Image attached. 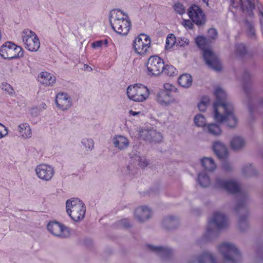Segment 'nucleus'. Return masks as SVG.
Masks as SVG:
<instances>
[{
	"label": "nucleus",
	"mask_w": 263,
	"mask_h": 263,
	"mask_svg": "<svg viewBox=\"0 0 263 263\" xmlns=\"http://www.w3.org/2000/svg\"><path fill=\"white\" fill-rule=\"evenodd\" d=\"M216 98L214 103V119L220 123H227L229 127H234L237 120L234 114L232 105L226 101L227 95L220 88H217L214 92Z\"/></svg>",
	"instance_id": "1"
},
{
	"label": "nucleus",
	"mask_w": 263,
	"mask_h": 263,
	"mask_svg": "<svg viewBox=\"0 0 263 263\" xmlns=\"http://www.w3.org/2000/svg\"><path fill=\"white\" fill-rule=\"evenodd\" d=\"M109 22L112 29L122 35H126L132 28L128 15L119 9L111 11Z\"/></svg>",
	"instance_id": "2"
},
{
	"label": "nucleus",
	"mask_w": 263,
	"mask_h": 263,
	"mask_svg": "<svg viewBox=\"0 0 263 263\" xmlns=\"http://www.w3.org/2000/svg\"><path fill=\"white\" fill-rule=\"evenodd\" d=\"M196 42L197 46L203 50V56L206 65L211 68L220 71L222 69V65L217 56L211 50L206 49V39L203 36L196 37Z\"/></svg>",
	"instance_id": "3"
},
{
	"label": "nucleus",
	"mask_w": 263,
	"mask_h": 263,
	"mask_svg": "<svg viewBox=\"0 0 263 263\" xmlns=\"http://www.w3.org/2000/svg\"><path fill=\"white\" fill-rule=\"evenodd\" d=\"M66 211L73 220L78 222L84 218L86 207L81 200L73 198L67 201Z\"/></svg>",
	"instance_id": "4"
},
{
	"label": "nucleus",
	"mask_w": 263,
	"mask_h": 263,
	"mask_svg": "<svg viewBox=\"0 0 263 263\" xmlns=\"http://www.w3.org/2000/svg\"><path fill=\"white\" fill-rule=\"evenodd\" d=\"M177 91V88L170 83H165L162 89L160 90L156 96V101L162 106H167L176 102L175 93Z\"/></svg>",
	"instance_id": "5"
},
{
	"label": "nucleus",
	"mask_w": 263,
	"mask_h": 263,
	"mask_svg": "<svg viewBox=\"0 0 263 263\" xmlns=\"http://www.w3.org/2000/svg\"><path fill=\"white\" fill-rule=\"evenodd\" d=\"M127 95L129 99L138 102H143L149 97V90L141 84L130 85L127 89Z\"/></svg>",
	"instance_id": "6"
},
{
	"label": "nucleus",
	"mask_w": 263,
	"mask_h": 263,
	"mask_svg": "<svg viewBox=\"0 0 263 263\" xmlns=\"http://www.w3.org/2000/svg\"><path fill=\"white\" fill-rule=\"evenodd\" d=\"M219 249L227 261L230 263H238L241 260L240 253L233 244L222 243L219 245Z\"/></svg>",
	"instance_id": "7"
},
{
	"label": "nucleus",
	"mask_w": 263,
	"mask_h": 263,
	"mask_svg": "<svg viewBox=\"0 0 263 263\" xmlns=\"http://www.w3.org/2000/svg\"><path fill=\"white\" fill-rule=\"evenodd\" d=\"M22 39L25 48L32 52L38 50L40 42L37 35L32 30L26 29L22 32Z\"/></svg>",
	"instance_id": "8"
},
{
	"label": "nucleus",
	"mask_w": 263,
	"mask_h": 263,
	"mask_svg": "<svg viewBox=\"0 0 263 263\" xmlns=\"http://www.w3.org/2000/svg\"><path fill=\"white\" fill-rule=\"evenodd\" d=\"M0 55L5 59H12L22 57V48L10 42H6L0 48Z\"/></svg>",
	"instance_id": "9"
},
{
	"label": "nucleus",
	"mask_w": 263,
	"mask_h": 263,
	"mask_svg": "<svg viewBox=\"0 0 263 263\" xmlns=\"http://www.w3.org/2000/svg\"><path fill=\"white\" fill-rule=\"evenodd\" d=\"M151 44V40L149 36L143 33L140 34L135 39L133 48L137 54L143 55L149 51Z\"/></svg>",
	"instance_id": "10"
},
{
	"label": "nucleus",
	"mask_w": 263,
	"mask_h": 263,
	"mask_svg": "<svg viewBox=\"0 0 263 263\" xmlns=\"http://www.w3.org/2000/svg\"><path fill=\"white\" fill-rule=\"evenodd\" d=\"M164 61L157 55L151 56L147 61V69L149 76H158L163 71Z\"/></svg>",
	"instance_id": "11"
},
{
	"label": "nucleus",
	"mask_w": 263,
	"mask_h": 263,
	"mask_svg": "<svg viewBox=\"0 0 263 263\" xmlns=\"http://www.w3.org/2000/svg\"><path fill=\"white\" fill-rule=\"evenodd\" d=\"M189 18L196 25L201 26L206 22V16L202 9L197 5H191L187 9Z\"/></svg>",
	"instance_id": "12"
},
{
	"label": "nucleus",
	"mask_w": 263,
	"mask_h": 263,
	"mask_svg": "<svg viewBox=\"0 0 263 263\" xmlns=\"http://www.w3.org/2000/svg\"><path fill=\"white\" fill-rule=\"evenodd\" d=\"M37 176L44 181L50 180L54 176V170L50 165L40 164L35 168Z\"/></svg>",
	"instance_id": "13"
},
{
	"label": "nucleus",
	"mask_w": 263,
	"mask_h": 263,
	"mask_svg": "<svg viewBox=\"0 0 263 263\" xmlns=\"http://www.w3.org/2000/svg\"><path fill=\"white\" fill-rule=\"evenodd\" d=\"M47 229L51 234L57 236L66 237L69 235L67 228L56 221L49 222L47 225Z\"/></svg>",
	"instance_id": "14"
},
{
	"label": "nucleus",
	"mask_w": 263,
	"mask_h": 263,
	"mask_svg": "<svg viewBox=\"0 0 263 263\" xmlns=\"http://www.w3.org/2000/svg\"><path fill=\"white\" fill-rule=\"evenodd\" d=\"M216 184L218 187L226 190L228 192L231 194H237L240 191L239 185L233 181H225L222 179L218 178L216 180Z\"/></svg>",
	"instance_id": "15"
},
{
	"label": "nucleus",
	"mask_w": 263,
	"mask_h": 263,
	"mask_svg": "<svg viewBox=\"0 0 263 263\" xmlns=\"http://www.w3.org/2000/svg\"><path fill=\"white\" fill-rule=\"evenodd\" d=\"M55 103L60 109L66 110L71 105V98L67 93H59L56 96Z\"/></svg>",
	"instance_id": "16"
},
{
	"label": "nucleus",
	"mask_w": 263,
	"mask_h": 263,
	"mask_svg": "<svg viewBox=\"0 0 263 263\" xmlns=\"http://www.w3.org/2000/svg\"><path fill=\"white\" fill-rule=\"evenodd\" d=\"M209 224H215L218 229L226 228L228 225V220L227 216L218 212L213 214V218L208 221Z\"/></svg>",
	"instance_id": "17"
},
{
	"label": "nucleus",
	"mask_w": 263,
	"mask_h": 263,
	"mask_svg": "<svg viewBox=\"0 0 263 263\" xmlns=\"http://www.w3.org/2000/svg\"><path fill=\"white\" fill-rule=\"evenodd\" d=\"M152 215V211L145 206L138 207L136 209L135 212L136 218L140 222H143L148 219L151 217Z\"/></svg>",
	"instance_id": "18"
},
{
	"label": "nucleus",
	"mask_w": 263,
	"mask_h": 263,
	"mask_svg": "<svg viewBox=\"0 0 263 263\" xmlns=\"http://www.w3.org/2000/svg\"><path fill=\"white\" fill-rule=\"evenodd\" d=\"M213 149L219 159L225 160L228 158V149L222 143L217 141L215 142L213 145Z\"/></svg>",
	"instance_id": "19"
},
{
	"label": "nucleus",
	"mask_w": 263,
	"mask_h": 263,
	"mask_svg": "<svg viewBox=\"0 0 263 263\" xmlns=\"http://www.w3.org/2000/svg\"><path fill=\"white\" fill-rule=\"evenodd\" d=\"M39 80L43 85L52 86L55 83L56 78L54 75L47 71H44L40 73L39 77Z\"/></svg>",
	"instance_id": "20"
},
{
	"label": "nucleus",
	"mask_w": 263,
	"mask_h": 263,
	"mask_svg": "<svg viewBox=\"0 0 263 263\" xmlns=\"http://www.w3.org/2000/svg\"><path fill=\"white\" fill-rule=\"evenodd\" d=\"M146 134L143 139L152 142H159L162 140L163 137L160 133L156 130L145 131Z\"/></svg>",
	"instance_id": "21"
},
{
	"label": "nucleus",
	"mask_w": 263,
	"mask_h": 263,
	"mask_svg": "<svg viewBox=\"0 0 263 263\" xmlns=\"http://www.w3.org/2000/svg\"><path fill=\"white\" fill-rule=\"evenodd\" d=\"M148 250L153 251L163 257H168L172 253V250L170 248L161 247H155L152 245H147Z\"/></svg>",
	"instance_id": "22"
},
{
	"label": "nucleus",
	"mask_w": 263,
	"mask_h": 263,
	"mask_svg": "<svg viewBox=\"0 0 263 263\" xmlns=\"http://www.w3.org/2000/svg\"><path fill=\"white\" fill-rule=\"evenodd\" d=\"M253 1L254 0H245L242 2V0H240L242 11L244 12H246L250 16L253 15L252 11L255 9V4Z\"/></svg>",
	"instance_id": "23"
},
{
	"label": "nucleus",
	"mask_w": 263,
	"mask_h": 263,
	"mask_svg": "<svg viewBox=\"0 0 263 263\" xmlns=\"http://www.w3.org/2000/svg\"><path fill=\"white\" fill-rule=\"evenodd\" d=\"M114 143L115 147L120 149H124L128 147L129 142L128 139L122 136H117L114 138Z\"/></svg>",
	"instance_id": "24"
},
{
	"label": "nucleus",
	"mask_w": 263,
	"mask_h": 263,
	"mask_svg": "<svg viewBox=\"0 0 263 263\" xmlns=\"http://www.w3.org/2000/svg\"><path fill=\"white\" fill-rule=\"evenodd\" d=\"M18 130L20 135L24 138H29L31 136V128L27 123H23L20 124L18 126Z\"/></svg>",
	"instance_id": "25"
},
{
	"label": "nucleus",
	"mask_w": 263,
	"mask_h": 263,
	"mask_svg": "<svg viewBox=\"0 0 263 263\" xmlns=\"http://www.w3.org/2000/svg\"><path fill=\"white\" fill-rule=\"evenodd\" d=\"M201 162L203 167L206 171L213 172L216 167L215 163L211 158L204 157L201 159Z\"/></svg>",
	"instance_id": "26"
},
{
	"label": "nucleus",
	"mask_w": 263,
	"mask_h": 263,
	"mask_svg": "<svg viewBox=\"0 0 263 263\" xmlns=\"http://www.w3.org/2000/svg\"><path fill=\"white\" fill-rule=\"evenodd\" d=\"M179 84L183 87H189L192 83V78L189 74H183L178 78Z\"/></svg>",
	"instance_id": "27"
},
{
	"label": "nucleus",
	"mask_w": 263,
	"mask_h": 263,
	"mask_svg": "<svg viewBox=\"0 0 263 263\" xmlns=\"http://www.w3.org/2000/svg\"><path fill=\"white\" fill-rule=\"evenodd\" d=\"M198 263H216V261L210 253L205 252L199 256Z\"/></svg>",
	"instance_id": "28"
},
{
	"label": "nucleus",
	"mask_w": 263,
	"mask_h": 263,
	"mask_svg": "<svg viewBox=\"0 0 263 263\" xmlns=\"http://www.w3.org/2000/svg\"><path fill=\"white\" fill-rule=\"evenodd\" d=\"M245 142L244 140L240 137H234L231 142V146L234 150H238L244 146Z\"/></svg>",
	"instance_id": "29"
},
{
	"label": "nucleus",
	"mask_w": 263,
	"mask_h": 263,
	"mask_svg": "<svg viewBox=\"0 0 263 263\" xmlns=\"http://www.w3.org/2000/svg\"><path fill=\"white\" fill-rule=\"evenodd\" d=\"M198 181L202 187H207L210 184V179L205 173H201L198 174Z\"/></svg>",
	"instance_id": "30"
},
{
	"label": "nucleus",
	"mask_w": 263,
	"mask_h": 263,
	"mask_svg": "<svg viewBox=\"0 0 263 263\" xmlns=\"http://www.w3.org/2000/svg\"><path fill=\"white\" fill-rule=\"evenodd\" d=\"M177 70L174 66L170 65H164L162 73H163L164 74L169 77H174L177 75Z\"/></svg>",
	"instance_id": "31"
},
{
	"label": "nucleus",
	"mask_w": 263,
	"mask_h": 263,
	"mask_svg": "<svg viewBox=\"0 0 263 263\" xmlns=\"http://www.w3.org/2000/svg\"><path fill=\"white\" fill-rule=\"evenodd\" d=\"M177 40L174 34H169L166 39V49H171L176 44Z\"/></svg>",
	"instance_id": "32"
},
{
	"label": "nucleus",
	"mask_w": 263,
	"mask_h": 263,
	"mask_svg": "<svg viewBox=\"0 0 263 263\" xmlns=\"http://www.w3.org/2000/svg\"><path fill=\"white\" fill-rule=\"evenodd\" d=\"M208 129L209 133L215 136H218L221 133L220 127L214 123H211L208 125Z\"/></svg>",
	"instance_id": "33"
},
{
	"label": "nucleus",
	"mask_w": 263,
	"mask_h": 263,
	"mask_svg": "<svg viewBox=\"0 0 263 263\" xmlns=\"http://www.w3.org/2000/svg\"><path fill=\"white\" fill-rule=\"evenodd\" d=\"M210 103V99L207 96H203L201 102L198 104V107L200 111H204L206 109L207 106Z\"/></svg>",
	"instance_id": "34"
},
{
	"label": "nucleus",
	"mask_w": 263,
	"mask_h": 263,
	"mask_svg": "<svg viewBox=\"0 0 263 263\" xmlns=\"http://www.w3.org/2000/svg\"><path fill=\"white\" fill-rule=\"evenodd\" d=\"M195 125L198 127H204L206 125V120L204 117L201 114L196 115L194 118Z\"/></svg>",
	"instance_id": "35"
},
{
	"label": "nucleus",
	"mask_w": 263,
	"mask_h": 263,
	"mask_svg": "<svg viewBox=\"0 0 263 263\" xmlns=\"http://www.w3.org/2000/svg\"><path fill=\"white\" fill-rule=\"evenodd\" d=\"M174 9L176 13L180 15H182L185 12V10L183 5L179 3L175 4Z\"/></svg>",
	"instance_id": "36"
},
{
	"label": "nucleus",
	"mask_w": 263,
	"mask_h": 263,
	"mask_svg": "<svg viewBox=\"0 0 263 263\" xmlns=\"http://www.w3.org/2000/svg\"><path fill=\"white\" fill-rule=\"evenodd\" d=\"M82 143L86 148L88 149H91L94 146L93 141L91 139H83Z\"/></svg>",
	"instance_id": "37"
},
{
	"label": "nucleus",
	"mask_w": 263,
	"mask_h": 263,
	"mask_svg": "<svg viewBox=\"0 0 263 263\" xmlns=\"http://www.w3.org/2000/svg\"><path fill=\"white\" fill-rule=\"evenodd\" d=\"M1 86L2 89L7 92L9 95H12L14 93V89L10 84L7 83H3Z\"/></svg>",
	"instance_id": "38"
},
{
	"label": "nucleus",
	"mask_w": 263,
	"mask_h": 263,
	"mask_svg": "<svg viewBox=\"0 0 263 263\" xmlns=\"http://www.w3.org/2000/svg\"><path fill=\"white\" fill-rule=\"evenodd\" d=\"M107 43L108 42L106 40L95 41L92 43L91 47L93 49L101 48L104 44L107 45Z\"/></svg>",
	"instance_id": "39"
},
{
	"label": "nucleus",
	"mask_w": 263,
	"mask_h": 263,
	"mask_svg": "<svg viewBox=\"0 0 263 263\" xmlns=\"http://www.w3.org/2000/svg\"><path fill=\"white\" fill-rule=\"evenodd\" d=\"M236 50L237 53L240 55L245 54L247 52L246 46L242 44H238L236 45Z\"/></svg>",
	"instance_id": "40"
},
{
	"label": "nucleus",
	"mask_w": 263,
	"mask_h": 263,
	"mask_svg": "<svg viewBox=\"0 0 263 263\" xmlns=\"http://www.w3.org/2000/svg\"><path fill=\"white\" fill-rule=\"evenodd\" d=\"M189 40L185 37L179 38L177 40L176 46L178 47H184L188 45Z\"/></svg>",
	"instance_id": "41"
},
{
	"label": "nucleus",
	"mask_w": 263,
	"mask_h": 263,
	"mask_svg": "<svg viewBox=\"0 0 263 263\" xmlns=\"http://www.w3.org/2000/svg\"><path fill=\"white\" fill-rule=\"evenodd\" d=\"M192 20L183 19L182 25L187 29H192L193 27V24Z\"/></svg>",
	"instance_id": "42"
},
{
	"label": "nucleus",
	"mask_w": 263,
	"mask_h": 263,
	"mask_svg": "<svg viewBox=\"0 0 263 263\" xmlns=\"http://www.w3.org/2000/svg\"><path fill=\"white\" fill-rule=\"evenodd\" d=\"M208 37L211 39H215L217 36V32L215 28H210L208 32Z\"/></svg>",
	"instance_id": "43"
},
{
	"label": "nucleus",
	"mask_w": 263,
	"mask_h": 263,
	"mask_svg": "<svg viewBox=\"0 0 263 263\" xmlns=\"http://www.w3.org/2000/svg\"><path fill=\"white\" fill-rule=\"evenodd\" d=\"M8 134V129L4 125L0 123V139Z\"/></svg>",
	"instance_id": "44"
},
{
	"label": "nucleus",
	"mask_w": 263,
	"mask_h": 263,
	"mask_svg": "<svg viewBox=\"0 0 263 263\" xmlns=\"http://www.w3.org/2000/svg\"><path fill=\"white\" fill-rule=\"evenodd\" d=\"M139 166L142 168L147 166L148 164V161L146 160V159L145 158H144L143 157H139Z\"/></svg>",
	"instance_id": "45"
},
{
	"label": "nucleus",
	"mask_w": 263,
	"mask_h": 263,
	"mask_svg": "<svg viewBox=\"0 0 263 263\" xmlns=\"http://www.w3.org/2000/svg\"><path fill=\"white\" fill-rule=\"evenodd\" d=\"M122 223L125 228H128L131 226L128 219H126L122 220Z\"/></svg>",
	"instance_id": "46"
},
{
	"label": "nucleus",
	"mask_w": 263,
	"mask_h": 263,
	"mask_svg": "<svg viewBox=\"0 0 263 263\" xmlns=\"http://www.w3.org/2000/svg\"><path fill=\"white\" fill-rule=\"evenodd\" d=\"M259 16L260 17V23L261 26V28H262L263 26V12L261 11H260L259 12Z\"/></svg>",
	"instance_id": "47"
},
{
	"label": "nucleus",
	"mask_w": 263,
	"mask_h": 263,
	"mask_svg": "<svg viewBox=\"0 0 263 263\" xmlns=\"http://www.w3.org/2000/svg\"><path fill=\"white\" fill-rule=\"evenodd\" d=\"M129 112V115H132L133 116H135L136 115H138L140 114V112H139V111H133L132 110H130Z\"/></svg>",
	"instance_id": "48"
},
{
	"label": "nucleus",
	"mask_w": 263,
	"mask_h": 263,
	"mask_svg": "<svg viewBox=\"0 0 263 263\" xmlns=\"http://www.w3.org/2000/svg\"><path fill=\"white\" fill-rule=\"evenodd\" d=\"M222 165L226 171H228L229 170V164L228 163H224Z\"/></svg>",
	"instance_id": "49"
},
{
	"label": "nucleus",
	"mask_w": 263,
	"mask_h": 263,
	"mask_svg": "<svg viewBox=\"0 0 263 263\" xmlns=\"http://www.w3.org/2000/svg\"><path fill=\"white\" fill-rule=\"evenodd\" d=\"M203 2L206 4L207 6H209V0H202Z\"/></svg>",
	"instance_id": "50"
},
{
	"label": "nucleus",
	"mask_w": 263,
	"mask_h": 263,
	"mask_svg": "<svg viewBox=\"0 0 263 263\" xmlns=\"http://www.w3.org/2000/svg\"><path fill=\"white\" fill-rule=\"evenodd\" d=\"M175 219V217H174V216H169V217L167 218V219H168V220H170V221H171V220H173V219Z\"/></svg>",
	"instance_id": "51"
},
{
	"label": "nucleus",
	"mask_w": 263,
	"mask_h": 263,
	"mask_svg": "<svg viewBox=\"0 0 263 263\" xmlns=\"http://www.w3.org/2000/svg\"><path fill=\"white\" fill-rule=\"evenodd\" d=\"M246 220V218L244 217H241L240 218V222L241 223Z\"/></svg>",
	"instance_id": "52"
},
{
	"label": "nucleus",
	"mask_w": 263,
	"mask_h": 263,
	"mask_svg": "<svg viewBox=\"0 0 263 263\" xmlns=\"http://www.w3.org/2000/svg\"><path fill=\"white\" fill-rule=\"evenodd\" d=\"M250 31L252 32V33L253 34V35H254L255 34V33H254V30L251 27V29H250Z\"/></svg>",
	"instance_id": "53"
}]
</instances>
